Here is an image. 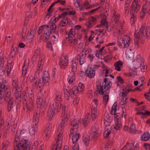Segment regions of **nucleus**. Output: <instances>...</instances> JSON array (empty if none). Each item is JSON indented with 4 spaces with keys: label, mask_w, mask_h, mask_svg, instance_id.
I'll list each match as a JSON object with an SVG mask.
<instances>
[{
    "label": "nucleus",
    "mask_w": 150,
    "mask_h": 150,
    "mask_svg": "<svg viewBox=\"0 0 150 150\" xmlns=\"http://www.w3.org/2000/svg\"><path fill=\"white\" fill-rule=\"evenodd\" d=\"M20 129H18L16 132L15 140L13 143L14 150H30V143L26 139L22 138Z\"/></svg>",
    "instance_id": "obj_1"
},
{
    "label": "nucleus",
    "mask_w": 150,
    "mask_h": 150,
    "mask_svg": "<svg viewBox=\"0 0 150 150\" xmlns=\"http://www.w3.org/2000/svg\"><path fill=\"white\" fill-rule=\"evenodd\" d=\"M56 25L53 22L50 23L49 25H47L46 30H45L43 35L44 38L43 41L44 42H46L48 41L50 37V35L52 32H54L56 35L58 36V31H55L56 28Z\"/></svg>",
    "instance_id": "obj_2"
},
{
    "label": "nucleus",
    "mask_w": 150,
    "mask_h": 150,
    "mask_svg": "<svg viewBox=\"0 0 150 150\" xmlns=\"http://www.w3.org/2000/svg\"><path fill=\"white\" fill-rule=\"evenodd\" d=\"M62 105L61 102H55V103L50 106L48 110L47 115L50 120L52 119L54 115V110L59 112L61 110Z\"/></svg>",
    "instance_id": "obj_3"
},
{
    "label": "nucleus",
    "mask_w": 150,
    "mask_h": 150,
    "mask_svg": "<svg viewBox=\"0 0 150 150\" xmlns=\"http://www.w3.org/2000/svg\"><path fill=\"white\" fill-rule=\"evenodd\" d=\"M47 105V103L44 101H42V104L41 107L38 109L37 111H35L33 113V115L37 117H42L45 114V107Z\"/></svg>",
    "instance_id": "obj_4"
},
{
    "label": "nucleus",
    "mask_w": 150,
    "mask_h": 150,
    "mask_svg": "<svg viewBox=\"0 0 150 150\" xmlns=\"http://www.w3.org/2000/svg\"><path fill=\"white\" fill-rule=\"evenodd\" d=\"M33 95L30 93L28 99L24 102L23 106H25L28 110H30L33 108Z\"/></svg>",
    "instance_id": "obj_5"
},
{
    "label": "nucleus",
    "mask_w": 150,
    "mask_h": 150,
    "mask_svg": "<svg viewBox=\"0 0 150 150\" xmlns=\"http://www.w3.org/2000/svg\"><path fill=\"white\" fill-rule=\"evenodd\" d=\"M78 89V86H74L71 89H66L64 90V94L67 95L68 98L67 100L69 99V97L71 96L73 97L76 93H78V91L76 90Z\"/></svg>",
    "instance_id": "obj_6"
},
{
    "label": "nucleus",
    "mask_w": 150,
    "mask_h": 150,
    "mask_svg": "<svg viewBox=\"0 0 150 150\" xmlns=\"http://www.w3.org/2000/svg\"><path fill=\"white\" fill-rule=\"evenodd\" d=\"M145 23H143L140 28L139 30V31H136L137 32H139V35H140V36H141V35L147 37L150 36V27L149 26H147L145 29Z\"/></svg>",
    "instance_id": "obj_7"
},
{
    "label": "nucleus",
    "mask_w": 150,
    "mask_h": 150,
    "mask_svg": "<svg viewBox=\"0 0 150 150\" xmlns=\"http://www.w3.org/2000/svg\"><path fill=\"white\" fill-rule=\"evenodd\" d=\"M103 82L102 83H98L97 84V91H98V92H96L95 93L96 95H97L98 93L103 95H105L106 94H109L110 91H109L108 90H106V88L105 86H104V88H103Z\"/></svg>",
    "instance_id": "obj_8"
},
{
    "label": "nucleus",
    "mask_w": 150,
    "mask_h": 150,
    "mask_svg": "<svg viewBox=\"0 0 150 150\" xmlns=\"http://www.w3.org/2000/svg\"><path fill=\"white\" fill-rule=\"evenodd\" d=\"M77 64H76V62L73 61L71 64V69L69 70L70 74H71V77L69 81L68 82L70 84L72 83L73 81V79H74V76L75 75V73L77 71Z\"/></svg>",
    "instance_id": "obj_9"
},
{
    "label": "nucleus",
    "mask_w": 150,
    "mask_h": 150,
    "mask_svg": "<svg viewBox=\"0 0 150 150\" xmlns=\"http://www.w3.org/2000/svg\"><path fill=\"white\" fill-rule=\"evenodd\" d=\"M117 42V44L119 46H121V48H127L129 46V43L130 40V38L129 36H125L122 38V44L118 40Z\"/></svg>",
    "instance_id": "obj_10"
},
{
    "label": "nucleus",
    "mask_w": 150,
    "mask_h": 150,
    "mask_svg": "<svg viewBox=\"0 0 150 150\" xmlns=\"http://www.w3.org/2000/svg\"><path fill=\"white\" fill-rule=\"evenodd\" d=\"M139 145L136 143L135 145L134 143L128 142L121 149V150H139Z\"/></svg>",
    "instance_id": "obj_11"
},
{
    "label": "nucleus",
    "mask_w": 150,
    "mask_h": 150,
    "mask_svg": "<svg viewBox=\"0 0 150 150\" xmlns=\"http://www.w3.org/2000/svg\"><path fill=\"white\" fill-rule=\"evenodd\" d=\"M131 7L132 8V11L131 12V21H134V18H135L136 16V13H137L139 10V6L137 4H136V3L134 4V3H132Z\"/></svg>",
    "instance_id": "obj_12"
},
{
    "label": "nucleus",
    "mask_w": 150,
    "mask_h": 150,
    "mask_svg": "<svg viewBox=\"0 0 150 150\" xmlns=\"http://www.w3.org/2000/svg\"><path fill=\"white\" fill-rule=\"evenodd\" d=\"M59 134H58L55 143L52 146V149L55 150H60L61 149L62 143V138L61 132H59Z\"/></svg>",
    "instance_id": "obj_13"
},
{
    "label": "nucleus",
    "mask_w": 150,
    "mask_h": 150,
    "mask_svg": "<svg viewBox=\"0 0 150 150\" xmlns=\"http://www.w3.org/2000/svg\"><path fill=\"white\" fill-rule=\"evenodd\" d=\"M38 120L39 117L33 115V126L29 130V133L31 134H33L35 133V131L37 130V125L38 123Z\"/></svg>",
    "instance_id": "obj_14"
},
{
    "label": "nucleus",
    "mask_w": 150,
    "mask_h": 150,
    "mask_svg": "<svg viewBox=\"0 0 150 150\" xmlns=\"http://www.w3.org/2000/svg\"><path fill=\"white\" fill-rule=\"evenodd\" d=\"M68 64V59L66 57H64L60 58L59 60V65L61 69L66 68Z\"/></svg>",
    "instance_id": "obj_15"
},
{
    "label": "nucleus",
    "mask_w": 150,
    "mask_h": 150,
    "mask_svg": "<svg viewBox=\"0 0 150 150\" xmlns=\"http://www.w3.org/2000/svg\"><path fill=\"white\" fill-rule=\"evenodd\" d=\"M86 56L85 55H84V54L82 53L81 54H79L76 57V60H75V62H76V61L77 62L78 61L79 62L80 64V65H82L86 62L85 59ZM74 60L72 61V62Z\"/></svg>",
    "instance_id": "obj_16"
},
{
    "label": "nucleus",
    "mask_w": 150,
    "mask_h": 150,
    "mask_svg": "<svg viewBox=\"0 0 150 150\" xmlns=\"http://www.w3.org/2000/svg\"><path fill=\"white\" fill-rule=\"evenodd\" d=\"M134 65L136 69L137 68H139L140 66L144 65L143 59L141 57L140 55L138 54L137 55Z\"/></svg>",
    "instance_id": "obj_17"
},
{
    "label": "nucleus",
    "mask_w": 150,
    "mask_h": 150,
    "mask_svg": "<svg viewBox=\"0 0 150 150\" xmlns=\"http://www.w3.org/2000/svg\"><path fill=\"white\" fill-rule=\"evenodd\" d=\"M134 65L136 69L137 68H139L140 66L144 65L143 59L141 57L140 55L138 54L137 55Z\"/></svg>",
    "instance_id": "obj_18"
},
{
    "label": "nucleus",
    "mask_w": 150,
    "mask_h": 150,
    "mask_svg": "<svg viewBox=\"0 0 150 150\" xmlns=\"http://www.w3.org/2000/svg\"><path fill=\"white\" fill-rule=\"evenodd\" d=\"M74 129H71L70 131V137H72V142L73 144H75L77 141L79 139L80 137V134L79 133H76L74 135L73 131Z\"/></svg>",
    "instance_id": "obj_19"
},
{
    "label": "nucleus",
    "mask_w": 150,
    "mask_h": 150,
    "mask_svg": "<svg viewBox=\"0 0 150 150\" xmlns=\"http://www.w3.org/2000/svg\"><path fill=\"white\" fill-rule=\"evenodd\" d=\"M86 75L89 78H93L94 77L95 72L93 69L91 67H88L86 71Z\"/></svg>",
    "instance_id": "obj_20"
},
{
    "label": "nucleus",
    "mask_w": 150,
    "mask_h": 150,
    "mask_svg": "<svg viewBox=\"0 0 150 150\" xmlns=\"http://www.w3.org/2000/svg\"><path fill=\"white\" fill-rule=\"evenodd\" d=\"M115 125L114 126V128L117 130H119L122 127V125L121 123V119L119 117L118 118L116 117V116H115Z\"/></svg>",
    "instance_id": "obj_21"
},
{
    "label": "nucleus",
    "mask_w": 150,
    "mask_h": 150,
    "mask_svg": "<svg viewBox=\"0 0 150 150\" xmlns=\"http://www.w3.org/2000/svg\"><path fill=\"white\" fill-rule=\"evenodd\" d=\"M98 135L99 134L96 128L93 127L90 133V137L92 139H96Z\"/></svg>",
    "instance_id": "obj_22"
},
{
    "label": "nucleus",
    "mask_w": 150,
    "mask_h": 150,
    "mask_svg": "<svg viewBox=\"0 0 150 150\" xmlns=\"http://www.w3.org/2000/svg\"><path fill=\"white\" fill-rule=\"evenodd\" d=\"M16 105V102L14 98H11L8 101V104L7 105L8 110L9 111L11 110L15 107Z\"/></svg>",
    "instance_id": "obj_23"
},
{
    "label": "nucleus",
    "mask_w": 150,
    "mask_h": 150,
    "mask_svg": "<svg viewBox=\"0 0 150 150\" xmlns=\"http://www.w3.org/2000/svg\"><path fill=\"white\" fill-rule=\"evenodd\" d=\"M40 73V70L37 71L35 73L34 77H30V80L31 82H33L35 84H36L37 83L38 80L40 79L39 74Z\"/></svg>",
    "instance_id": "obj_24"
},
{
    "label": "nucleus",
    "mask_w": 150,
    "mask_h": 150,
    "mask_svg": "<svg viewBox=\"0 0 150 150\" xmlns=\"http://www.w3.org/2000/svg\"><path fill=\"white\" fill-rule=\"evenodd\" d=\"M75 30L74 29H71L69 31V33L68 35V37H66L65 38V40L66 41H68L69 42L71 39V38H72L73 37H74L76 34V33L74 32Z\"/></svg>",
    "instance_id": "obj_25"
},
{
    "label": "nucleus",
    "mask_w": 150,
    "mask_h": 150,
    "mask_svg": "<svg viewBox=\"0 0 150 150\" xmlns=\"http://www.w3.org/2000/svg\"><path fill=\"white\" fill-rule=\"evenodd\" d=\"M123 62L120 60L116 62L114 64L115 69L117 71H120L121 70L120 68L122 66Z\"/></svg>",
    "instance_id": "obj_26"
},
{
    "label": "nucleus",
    "mask_w": 150,
    "mask_h": 150,
    "mask_svg": "<svg viewBox=\"0 0 150 150\" xmlns=\"http://www.w3.org/2000/svg\"><path fill=\"white\" fill-rule=\"evenodd\" d=\"M52 130V126L49 124L45 130L44 134L45 135L46 137H49L50 135Z\"/></svg>",
    "instance_id": "obj_27"
},
{
    "label": "nucleus",
    "mask_w": 150,
    "mask_h": 150,
    "mask_svg": "<svg viewBox=\"0 0 150 150\" xmlns=\"http://www.w3.org/2000/svg\"><path fill=\"white\" fill-rule=\"evenodd\" d=\"M6 88L5 85L3 81L0 82V98L1 99L2 98L3 94Z\"/></svg>",
    "instance_id": "obj_28"
},
{
    "label": "nucleus",
    "mask_w": 150,
    "mask_h": 150,
    "mask_svg": "<svg viewBox=\"0 0 150 150\" xmlns=\"http://www.w3.org/2000/svg\"><path fill=\"white\" fill-rule=\"evenodd\" d=\"M48 82H46L45 81V79L42 78L41 79H40L38 80V87L40 89V91H41V89L43 88V86L45 83H48Z\"/></svg>",
    "instance_id": "obj_29"
},
{
    "label": "nucleus",
    "mask_w": 150,
    "mask_h": 150,
    "mask_svg": "<svg viewBox=\"0 0 150 150\" xmlns=\"http://www.w3.org/2000/svg\"><path fill=\"white\" fill-rule=\"evenodd\" d=\"M150 134L149 132H145L141 137L142 141H148L150 138Z\"/></svg>",
    "instance_id": "obj_30"
},
{
    "label": "nucleus",
    "mask_w": 150,
    "mask_h": 150,
    "mask_svg": "<svg viewBox=\"0 0 150 150\" xmlns=\"http://www.w3.org/2000/svg\"><path fill=\"white\" fill-rule=\"evenodd\" d=\"M36 30V29L34 28L33 30H32L29 32H28L27 35V37L28 39L33 38L35 36V31Z\"/></svg>",
    "instance_id": "obj_31"
},
{
    "label": "nucleus",
    "mask_w": 150,
    "mask_h": 150,
    "mask_svg": "<svg viewBox=\"0 0 150 150\" xmlns=\"http://www.w3.org/2000/svg\"><path fill=\"white\" fill-rule=\"evenodd\" d=\"M90 137L87 135H85L83 137V141L84 144L87 146L89 144V140Z\"/></svg>",
    "instance_id": "obj_32"
},
{
    "label": "nucleus",
    "mask_w": 150,
    "mask_h": 150,
    "mask_svg": "<svg viewBox=\"0 0 150 150\" xmlns=\"http://www.w3.org/2000/svg\"><path fill=\"white\" fill-rule=\"evenodd\" d=\"M81 123V121L78 119H74L72 120L71 122V125L74 127H78V125Z\"/></svg>",
    "instance_id": "obj_33"
},
{
    "label": "nucleus",
    "mask_w": 150,
    "mask_h": 150,
    "mask_svg": "<svg viewBox=\"0 0 150 150\" xmlns=\"http://www.w3.org/2000/svg\"><path fill=\"white\" fill-rule=\"evenodd\" d=\"M55 97V102H61L62 97L61 93V92H60L59 91L57 92L56 93Z\"/></svg>",
    "instance_id": "obj_34"
},
{
    "label": "nucleus",
    "mask_w": 150,
    "mask_h": 150,
    "mask_svg": "<svg viewBox=\"0 0 150 150\" xmlns=\"http://www.w3.org/2000/svg\"><path fill=\"white\" fill-rule=\"evenodd\" d=\"M140 37V35H139V32H137L135 31L134 33V43L137 46L138 45V40Z\"/></svg>",
    "instance_id": "obj_35"
},
{
    "label": "nucleus",
    "mask_w": 150,
    "mask_h": 150,
    "mask_svg": "<svg viewBox=\"0 0 150 150\" xmlns=\"http://www.w3.org/2000/svg\"><path fill=\"white\" fill-rule=\"evenodd\" d=\"M129 131L131 133L135 134L137 132L135 128V126L134 124H132L129 128Z\"/></svg>",
    "instance_id": "obj_36"
},
{
    "label": "nucleus",
    "mask_w": 150,
    "mask_h": 150,
    "mask_svg": "<svg viewBox=\"0 0 150 150\" xmlns=\"http://www.w3.org/2000/svg\"><path fill=\"white\" fill-rule=\"evenodd\" d=\"M89 116H90V115H89V114H87L86 115L85 118L83 119V120L82 122L84 124V126H86L88 125V123L90 122V120L88 118L89 117Z\"/></svg>",
    "instance_id": "obj_37"
},
{
    "label": "nucleus",
    "mask_w": 150,
    "mask_h": 150,
    "mask_svg": "<svg viewBox=\"0 0 150 150\" xmlns=\"http://www.w3.org/2000/svg\"><path fill=\"white\" fill-rule=\"evenodd\" d=\"M42 78L45 79L46 82H49V75L47 72L45 71L44 72Z\"/></svg>",
    "instance_id": "obj_38"
},
{
    "label": "nucleus",
    "mask_w": 150,
    "mask_h": 150,
    "mask_svg": "<svg viewBox=\"0 0 150 150\" xmlns=\"http://www.w3.org/2000/svg\"><path fill=\"white\" fill-rule=\"evenodd\" d=\"M117 110V104L115 103L112 107V109L111 111V113L112 115L114 114L116 116V115L115 113Z\"/></svg>",
    "instance_id": "obj_39"
},
{
    "label": "nucleus",
    "mask_w": 150,
    "mask_h": 150,
    "mask_svg": "<svg viewBox=\"0 0 150 150\" xmlns=\"http://www.w3.org/2000/svg\"><path fill=\"white\" fill-rule=\"evenodd\" d=\"M91 117L93 120L96 119L97 115V111L95 108H94L93 110H91Z\"/></svg>",
    "instance_id": "obj_40"
},
{
    "label": "nucleus",
    "mask_w": 150,
    "mask_h": 150,
    "mask_svg": "<svg viewBox=\"0 0 150 150\" xmlns=\"http://www.w3.org/2000/svg\"><path fill=\"white\" fill-rule=\"evenodd\" d=\"M29 60L28 59L26 58L24 63V66L23 67V70H26L28 68Z\"/></svg>",
    "instance_id": "obj_41"
},
{
    "label": "nucleus",
    "mask_w": 150,
    "mask_h": 150,
    "mask_svg": "<svg viewBox=\"0 0 150 150\" xmlns=\"http://www.w3.org/2000/svg\"><path fill=\"white\" fill-rule=\"evenodd\" d=\"M119 18L120 15L117 14V15L112 16V20L114 21L115 24H117L119 21Z\"/></svg>",
    "instance_id": "obj_42"
},
{
    "label": "nucleus",
    "mask_w": 150,
    "mask_h": 150,
    "mask_svg": "<svg viewBox=\"0 0 150 150\" xmlns=\"http://www.w3.org/2000/svg\"><path fill=\"white\" fill-rule=\"evenodd\" d=\"M68 110L67 108L65 106L62 107V115H65V117L67 116V113L66 112Z\"/></svg>",
    "instance_id": "obj_43"
},
{
    "label": "nucleus",
    "mask_w": 150,
    "mask_h": 150,
    "mask_svg": "<svg viewBox=\"0 0 150 150\" xmlns=\"http://www.w3.org/2000/svg\"><path fill=\"white\" fill-rule=\"evenodd\" d=\"M89 49L88 47H85L83 49V50L82 51L80 54H81L82 53L84 54V55H85V56H86L87 54L89 52Z\"/></svg>",
    "instance_id": "obj_44"
},
{
    "label": "nucleus",
    "mask_w": 150,
    "mask_h": 150,
    "mask_svg": "<svg viewBox=\"0 0 150 150\" xmlns=\"http://www.w3.org/2000/svg\"><path fill=\"white\" fill-rule=\"evenodd\" d=\"M78 89L76 90L78 91V93L79 91V90L80 91H83L84 88V86L83 84L81 83H79V87H78Z\"/></svg>",
    "instance_id": "obj_45"
},
{
    "label": "nucleus",
    "mask_w": 150,
    "mask_h": 150,
    "mask_svg": "<svg viewBox=\"0 0 150 150\" xmlns=\"http://www.w3.org/2000/svg\"><path fill=\"white\" fill-rule=\"evenodd\" d=\"M21 95L20 91H19L17 93L15 94V97L16 99H17L18 101H20L21 100Z\"/></svg>",
    "instance_id": "obj_46"
},
{
    "label": "nucleus",
    "mask_w": 150,
    "mask_h": 150,
    "mask_svg": "<svg viewBox=\"0 0 150 150\" xmlns=\"http://www.w3.org/2000/svg\"><path fill=\"white\" fill-rule=\"evenodd\" d=\"M111 85L112 83L111 82L109 81L107 82L106 84L105 83L104 86H105L106 90H108L109 91V89L111 88Z\"/></svg>",
    "instance_id": "obj_47"
},
{
    "label": "nucleus",
    "mask_w": 150,
    "mask_h": 150,
    "mask_svg": "<svg viewBox=\"0 0 150 150\" xmlns=\"http://www.w3.org/2000/svg\"><path fill=\"white\" fill-rule=\"evenodd\" d=\"M109 120H111V121H112V118L109 116L108 115L105 114L104 115V120L109 121Z\"/></svg>",
    "instance_id": "obj_48"
},
{
    "label": "nucleus",
    "mask_w": 150,
    "mask_h": 150,
    "mask_svg": "<svg viewBox=\"0 0 150 150\" xmlns=\"http://www.w3.org/2000/svg\"><path fill=\"white\" fill-rule=\"evenodd\" d=\"M144 112H137L136 114L137 115H139V114L141 115H150V112L147 111V110H145L144 111Z\"/></svg>",
    "instance_id": "obj_49"
},
{
    "label": "nucleus",
    "mask_w": 150,
    "mask_h": 150,
    "mask_svg": "<svg viewBox=\"0 0 150 150\" xmlns=\"http://www.w3.org/2000/svg\"><path fill=\"white\" fill-rule=\"evenodd\" d=\"M44 62L42 61V58L41 57L39 61L38 65V67L39 68L38 70H40L42 68V65L43 64Z\"/></svg>",
    "instance_id": "obj_50"
},
{
    "label": "nucleus",
    "mask_w": 150,
    "mask_h": 150,
    "mask_svg": "<svg viewBox=\"0 0 150 150\" xmlns=\"http://www.w3.org/2000/svg\"><path fill=\"white\" fill-rule=\"evenodd\" d=\"M63 118L61 122V125H64L65 124V122L68 120V118L67 117V116L65 117V115H63Z\"/></svg>",
    "instance_id": "obj_51"
},
{
    "label": "nucleus",
    "mask_w": 150,
    "mask_h": 150,
    "mask_svg": "<svg viewBox=\"0 0 150 150\" xmlns=\"http://www.w3.org/2000/svg\"><path fill=\"white\" fill-rule=\"evenodd\" d=\"M69 20L70 21V20L69 19H68V18H66L64 19L61 21V23H63L65 24L64 25H62L61 26L63 27L65 26V25L68 23V22L69 21Z\"/></svg>",
    "instance_id": "obj_52"
},
{
    "label": "nucleus",
    "mask_w": 150,
    "mask_h": 150,
    "mask_svg": "<svg viewBox=\"0 0 150 150\" xmlns=\"http://www.w3.org/2000/svg\"><path fill=\"white\" fill-rule=\"evenodd\" d=\"M74 37L72 36V38H71V40H70L69 42H70L71 44L76 45L78 42V40L76 38H73Z\"/></svg>",
    "instance_id": "obj_53"
},
{
    "label": "nucleus",
    "mask_w": 150,
    "mask_h": 150,
    "mask_svg": "<svg viewBox=\"0 0 150 150\" xmlns=\"http://www.w3.org/2000/svg\"><path fill=\"white\" fill-rule=\"evenodd\" d=\"M2 144L3 146L2 147V150H6V148L8 144V142H3Z\"/></svg>",
    "instance_id": "obj_54"
},
{
    "label": "nucleus",
    "mask_w": 150,
    "mask_h": 150,
    "mask_svg": "<svg viewBox=\"0 0 150 150\" xmlns=\"http://www.w3.org/2000/svg\"><path fill=\"white\" fill-rule=\"evenodd\" d=\"M12 84L13 87H15L16 90H18V85L17 83V81L16 80H13Z\"/></svg>",
    "instance_id": "obj_55"
},
{
    "label": "nucleus",
    "mask_w": 150,
    "mask_h": 150,
    "mask_svg": "<svg viewBox=\"0 0 150 150\" xmlns=\"http://www.w3.org/2000/svg\"><path fill=\"white\" fill-rule=\"evenodd\" d=\"M140 68V71L142 72H144L146 70V67L145 65H142L140 66L139 68Z\"/></svg>",
    "instance_id": "obj_56"
},
{
    "label": "nucleus",
    "mask_w": 150,
    "mask_h": 150,
    "mask_svg": "<svg viewBox=\"0 0 150 150\" xmlns=\"http://www.w3.org/2000/svg\"><path fill=\"white\" fill-rule=\"evenodd\" d=\"M117 80L118 82H120L121 84H123L124 83V80L120 76L117 77Z\"/></svg>",
    "instance_id": "obj_57"
},
{
    "label": "nucleus",
    "mask_w": 150,
    "mask_h": 150,
    "mask_svg": "<svg viewBox=\"0 0 150 150\" xmlns=\"http://www.w3.org/2000/svg\"><path fill=\"white\" fill-rule=\"evenodd\" d=\"M104 18H102L101 21V24L102 25H105L107 24L108 22H107L105 20L106 17L105 16V17H104Z\"/></svg>",
    "instance_id": "obj_58"
},
{
    "label": "nucleus",
    "mask_w": 150,
    "mask_h": 150,
    "mask_svg": "<svg viewBox=\"0 0 150 150\" xmlns=\"http://www.w3.org/2000/svg\"><path fill=\"white\" fill-rule=\"evenodd\" d=\"M111 133V131L109 130L108 132L105 131L104 133V138H107Z\"/></svg>",
    "instance_id": "obj_59"
},
{
    "label": "nucleus",
    "mask_w": 150,
    "mask_h": 150,
    "mask_svg": "<svg viewBox=\"0 0 150 150\" xmlns=\"http://www.w3.org/2000/svg\"><path fill=\"white\" fill-rule=\"evenodd\" d=\"M109 99V96L108 95H105L103 97V101L106 102V103L108 102Z\"/></svg>",
    "instance_id": "obj_60"
},
{
    "label": "nucleus",
    "mask_w": 150,
    "mask_h": 150,
    "mask_svg": "<svg viewBox=\"0 0 150 150\" xmlns=\"http://www.w3.org/2000/svg\"><path fill=\"white\" fill-rule=\"evenodd\" d=\"M42 100L41 98L37 99L36 100V103L38 105L40 106L42 104Z\"/></svg>",
    "instance_id": "obj_61"
},
{
    "label": "nucleus",
    "mask_w": 150,
    "mask_h": 150,
    "mask_svg": "<svg viewBox=\"0 0 150 150\" xmlns=\"http://www.w3.org/2000/svg\"><path fill=\"white\" fill-rule=\"evenodd\" d=\"M64 125H60L59 126L58 128V132H59L60 131L62 132L63 131L64 128Z\"/></svg>",
    "instance_id": "obj_62"
},
{
    "label": "nucleus",
    "mask_w": 150,
    "mask_h": 150,
    "mask_svg": "<svg viewBox=\"0 0 150 150\" xmlns=\"http://www.w3.org/2000/svg\"><path fill=\"white\" fill-rule=\"evenodd\" d=\"M28 100L27 99V96H26V93H24L23 96V104H24V102Z\"/></svg>",
    "instance_id": "obj_63"
},
{
    "label": "nucleus",
    "mask_w": 150,
    "mask_h": 150,
    "mask_svg": "<svg viewBox=\"0 0 150 150\" xmlns=\"http://www.w3.org/2000/svg\"><path fill=\"white\" fill-rule=\"evenodd\" d=\"M144 146L146 150H150V145L148 144L145 143L144 144Z\"/></svg>",
    "instance_id": "obj_64"
}]
</instances>
